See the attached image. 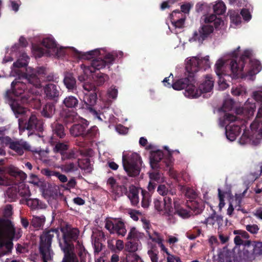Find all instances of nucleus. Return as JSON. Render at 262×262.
<instances>
[{
  "label": "nucleus",
  "mask_w": 262,
  "mask_h": 262,
  "mask_svg": "<svg viewBox=\"0 0 262 262\" xmlns=\"http://www.w3.org/2000/svg\"><path fill=\"white\" fill-rule=\"evenodd\" d=\"M239 49L240 47L238 46L230 53V56L233 59L226 61L222 59L217 61L215 64V72L220 78L222 75L230 76L233 78H238L248 60L249 61L250 67L248 71L249 75H255L260 72L261 69V64L257 60L251 59L252 51L250 50H245L237 61V55Z\"/></svg>",
  "instance_id": "f257e3e1"
},
{
  "label": "nucleus",
  "mask_w": 262,
  "mask_h": 262,
  "mask_svg": "<svg viewBox=\"0 0 262 262\" xmlns=\"http://www.w3.org/2000/svg\"><path fill=\"white\" fill-rule=\"evenodd\" d=\"M210 67L209 57L206 56L199 58L198 57H191L187 58L185 69L188 73L187 77L180 78L174 81L171 86L174 90H181L185 89V96L191 98L189 93L193 91V84L196 82V73L200 71H206Z\"/></svg>",
  "instance_id": "f03ea898"
},
{
  "label": "nucleus",
  "mask_w": 262,
  "mask_h": 262,
  "mask_svg": "<svg viewBox=\"0 0 262 262\" xmlns=\"http://www.w3.org/2000/svg\"><path fill=\"white\" fill-rule=\"evenodd\" d=\"M61 238L59 239V245L64 255L62 262H78V258L75 252L74 242H77L79 230L71 225L67 224L60 229Z\"/></svg>",
  "instance_id": "7ed1b4c3"
},
{
  "label": "nucleus",
  "mask_w": 262,
  "mask_h": 262,
  "mask_svg": "<svg viewBox=\"0 0 262 262\" xmlns=\"http://www.w3.org/2000/svg\"><path fill=\"white\" fill-rule=\"evenodd\" d=\"M22 80H14L11 84V90L14 95L21 96L23 102L27 103L34 99V94L36 93V89L41 86L40 80L35 74H25L22 77Z\"/></svg>",
  "instance_id": "20e7f679"
},
{
  "label": "nucleus",
  "mask_w": 262,
  "mask_h": 262,
  "mask_svg": "<svg viewBox=\"0 0 262 262\" xmlns=\"http://www.w3.org/2000/svg\"><path fill=\"white\" fill-rule=\"evenodd\" d=\"M115 58L112 54L107 53L105 54L103 59L100 57L96 58L90 61L88 65L83 64L85 71H89L90 73H94L92 78L97 86L102 85L109 79V76L107 74L101 72L100 70L105 68L106 66L110 68V66L114 63Z\"/></svg>",
  "instance_id": "39448f33"
},
{
  "label": "nucleus",
  "mask_w": 262,
  "mask_h": 262,
  "mask_svg": "<svg viewBox=\"0 0 262 262\" xmlns=\"http://www.w3.org/2000/svg\"><path fill=\"white\" fill-rule=\"evenodd\" d=\"M21 229L16 230L14 223L9 219L0 217V249L11 247L13 241L21 236Z\"/></svg>",
  "instance_id": "423d86ee"
},
{
  "label": "nucleus",
  "mask_w": 262,
  "mask_h": 262,
  "mask_svg": "<svg viewBox=\"0 0 262 262\" xmlns=\"http://www.w3.org/2000/svg\"><path fill=\"white\" fill-rule=\"evenodd\" d=\"M167 152L165 155L161 150L152 151L150 153L149 163L153 170L163 169L169 170L170 174L174 178L175 173H173L171 166L172 163V151L169 150L167 146H164Z\"/></svg>",
  "instance_id": "0eeeda50"
},
{
  "label": "nucleus",
  "mask_w": 262,
  "mask_h": 262,
  "mask_svg": "<svg viewBox=\"0 0 262 262\" xmlns=\"http://www.w3.org/2000/svg\"><path fill=\"white\" fill-rule=\"evenodd\" d=\"M84 92L83 103L80 108L84 109L91 113L95 117L102 121L100 114L94 108L96 105L98 98V90L94 84L85 82L82 84Z\"/></svg>",
  "instance_id": "6e6552de"
},
{
  "label": "nucleus",
  "mask_w": 262,
  "mask_h": 262,
  "mask_svg": "<svg viewBox=\"0 0 262 262\" xmlns=\"http://www.w3.org/2000/svg\"><path fill=\"white\" fill-rule=\"evenodd\" d=\"M58 228H46L40 235L39 251L43 262H48L51 258V245L55 236L59 237Z\"/></svg>",
  "instance_id": "1a4fd4ad"
},
{
  "label": "nucleus",
  "mask_w": 262,
  "mask_h": 262,
  "mask_svg": "<svg viewBox=\"0 0 262 262\" xmlns=\"http://www.w3.org/2000/svg\"><path fill=\"white\" fill-rule=\"evenodd\" d=\"M261 255L262 242L247 240L244 249L238 252L237 257L239 262H251Z\"/></svg>",
  "instance_id": "9d476101"
},
{
  "label": "nucleus",
  "mask_w": 262,
  "mask_h": 262,
  "mask_svg": "<svg viewBox=\"0 0 262 262\" xmlns=\"http://www.w3.org/2000/svg\"><path fill=\"white\" fill-rule=\"evenodd\" d=\"M122 163L124 170L129 177H134L139 174L142 165V160L139 154H133L128 159H127L123 155Z\"/></svg>",
  "instance_id": "9b49d317"
},
{
  "label": "nucleus",
  "mask_w": 262,
  "mask_h": 262,
  "mask_svg": "<svg viewBox=\"0 0 262 262\" xmlns=\"http://www.w3.org/2000/svg\"><path fill=\"white\" fill-rule=\"evenodd\" d=\"M0 141L1 144L8 147L19 156L31 150L30 145L23 140H13L9 136H2L0 137Z\"/></svg>",
  "instance_id": "f8f14e48"
},
{
  "label": "nucleus",
  "mask_w": 262,
  "mask_h": 262,
  "mask_svg": "<svg viewBox=\"0 0 262 262\" xmlns=\"http://www.w3.org/2000/svg\"><path fill=\"white\" fill-rule=\"evenodd\" d=\"M224 120L225 123H228L225 127L226 137L229 140L233 141L241 132L240 124L234 123L237 121V117L233 115L226 113L224 116Z\"/></svg>",
  "instance_id": "ddd939ff"
},
{
  "label": "nucleus",
  "mask_w": 262,
  "mask_h": 262,
  "mask_svg": "<svg viewBox=\"0 0 262 262\" xmlns=\"http://www.w3.org/2000/svg\"><path fill=\"white\" fill-rule=\"evenodd\" d=\"M213 83L212 77L209 75H206L205 79L200 82L198 88L193 84L192 93L190 92L188 95H191V98H198L203 93L210 92L213 89Z\"/></svg>",
  "instance_id": "4468645a"
},
{
  "label": "nucleus",
  "mask_w": 262,
  "mask_h": 262,
  "mask_svg": "<svg viewBox=\"0 0 262 262\" xmlns=\"http://www.w3.org/2000/svg\"><path fill=\"white\" fill-rule=\"evenodd\" d=\"M253 97L257 102L260 103V106L258 109L256 117L254 121L251 124V130H259V134L262 137V91H255L253 93Z\"/></svg>",
  "instance_id": "2eb2a0df"
},
{
  "label": "nucleus",
  "mask_w": 262,
  "mask_h": 262,
  "mask_svg": "<svg viewBox=\"0 0 262 262\" xmlns=\"http://www.w3.org/2000/svg\"><path fill=\"white\" fill-rule=\"evenodd\" d=\"M19 128L28 130H36L41 131L43 126L41 121L38 119L35 115L32 114L27 122L24 118H19L18 120Z\"/></svg>",
  "instance_id": "dca6fc26"
},
{
  "label": "nucleus",
  "mask_w": 262,
  "mask_h": 262,
  "mask_svg": "<svg viewBox=\"0 0 262 262\" xmlns=\"http://www.w3.org/2000/svg\"><path fill=\"white\" fill-rule=\"evenodd\" d=\"M105 228L111 234L116 233L124 236L127 232L124 222L121 220L114 219V221L106 219Z\"/></svg>",
  "instance_id": "f3484780"
},
{
  "label": "nucleus",
  "mask_w": 262,
  "mask_h": 262,
  "mask_svg": "<svg viewBox=\"0 0 262 262\" xmlns=\"http://www.w3.org/2000/svg\"><path fill=\"white\" fill-rule=\"evenodd\" d=\"M214 28L212 26L204 25L202 26L197 31H195L190 41H198L199 44H202L203 41L207 39L210 35L213 32Z\"/></svg>",
  "instance_id": "a211bd4d"
},
{
  "label": "nucleus",
  "mask_w": 262,
  "mask_h": 262,
  "mask_svg": "<svg viewBox=\"0 0 262 262\" xmlns=\"http://www.w3.org/2000/svg\"><path fill=\"white\" fill-rule=\"evenodd\" d=\"M23 101L17 98H9L8 103L12 111L17 118H24V117L29 112L28 108L22 104Z\"/></svg>",
  "instance_id": "6ab92c4d"
},
{
  "label": "nucleus",
  "mask_w": 262,
  "mask_h": 262,
  "mask_svg": "<svg viewBox=\"0 0 262 262\" xmlns=\"http://www.w3.org/2000/svg\"><path fill=\"white\" fill-rule=\"evenodd\" d=\"M8 173L10 176L9 179L10 185H18L24 183L27 178V174L17 167L11 166L8 169Z\"/></svg>",
  "instance_id": "aec40b11"
},
{
  "label": "nucleus",
  "mask_w": 262,
  "mask_h": 262,
  "mask_svg": "<svg viewBox=\"0 0 262 262\" xmlns=\"http://www.w3.org/2000/svg\"><path fill=\"white\" fill-rule=\"evenodd\" d=\"M44 93L48 99L57 102L60 95L59 87L53 83H48L43 88Z\"/></svg>",
  "instance_id": "412c9836"
},
{
  "label": "nucleus",
  "mask_w": 262,
  "mask_h": 262,
  "mask_svg": "<svg viewBox=\"0 0 262 262\" xmlns=\"http://www.w3.org/2000/svg\"><path fill=\"white\" fill-rule=\"evenodd\" d=\"M89 125V122L85 119H82L81 123L74 124L70 129L71 134L74 137H84L85 132Z\"/></svg>",
  "instance_id": "4be33fe9"
},
{
  "label": "nucleus",
  "mask_w": 262,
  "mask_h": 262,
  "mask_svg": "<svg viewBox=\"0 0 262 262\" xmlns=\"http://www.w3.org/2000/svg\"><path fill=\"white\" fill-rule=\"evenodd\" d=\"M53 136L60 139L63 138L66 136L64 127L62 124L57 121H54L51 124Z\"/></svg>",
  "instance_id": "5701e85b"
},
{
  "label": "nucleus",
  "mask_w": 262,
  "mask_h": 262,
  "mask_svg": "<svg viewBox=\"0 0 262 262\" xmlns=\"http://www.w3.org/2000/svg\"><path fill=\"white\" fill-rule=\"evenodd\" d=\"M63 83L69 91L74 92L75 90H76V80L73 74L67 73L63 79Z\"/></svg>",
  "instance_id": "b1692460"
},
{
  "label": "nucleus",
  "mask_w": 262,
  "mask_h": 262,
  "mask_svg": "<svg viewBox=\"0 0 262 262\" xmlns=\"http://www.w3.org/2000/svg\"><path fill=\"white\" fill-rule=\"evenodd\" d=\"M55 104L49 102L43 106L40 113L43 117L50 119L53 117L55 114Z\"/></svg>",
  "instance_id": "393cba45"
},
{
  "label": "nucleus",
  "mask_w": 262,
  "mask_h": 262,
  "mask_svg": "<svg viewBox=\"0 0 262 262\" xmlns=\"http://www.w3.org/2000/svg\"><path fill=\"white\" fill-rule=\"evenodd\" d=\"M174 209L173 214H177L180 216L186 219L190 216L189 212L182 208L177 200L173 199Z\"/></svg>",
  "instance_id": "a878e982"
},
{
  "label": "nucleus",
  "mask_w": 262,
  "mask_h": 262,
  "mask_svg": "<svg viewBox=\"0 0 262 262\" xmlns=\"http://www.w3.org/2000/svg\"><path fill=\"white\" fill-rule=\"evenodd\" d=\"M63 104L67 108L77 109L79 106V100L73 96L66 97L63 100Z\"/></svg>",
  "instance_id": "bb28decb"
},
{
  "label": "nucleus",
  "mask_w": 262,
  "mask_h": 262,
  "mask_svg": "<svg viewBox=\"0 0 262 262\" xmlns=\"http://www.w3.org/2000/svg\"><path fill=\"white\" fill-rule=\"evenodd\" d=\"M139 190L134 186L129 187V191L127 192V195L130 200L132 204L136 206L139 203Z\"/></svg>",
  "instance_id": "cd10ccee"
},
{
  "label": "nucleus",
  "mask_w": 262,
  "mask_h": 262,
  "mask_svg": "<svg viewBox=\"0 0 262 262\" xmlns=\"http://www.w3.org/2000/svg\"><path fill=\"white\" fill-rule=\"evenodd\" d=\"M46 222V217L44 215H33L31 221V226L36 229H39L43 227Z\"/></svg>",
  "instance_id": "c85d7f7f"
},
{
  "label": "nucleus",
  "mask_w": 262,
  "mask_h": 262,
  "mask_svg": "<svg viewBox=\"0 0 262 262\" xmlns=\"http://www.w3.org/2000/svg\"><path fill=\"white\" fill-rule=\"evenodd\" d=\"M76 249L80 262H86V257L88 252L83 244L79 241L76 243Z\"/></svg>",
  "instance_id": "c756f323"
},
{
  "label": "nucleus",
  "mask_w": 262,
  "mask_h": 262,
  "mask_svg": "<svg viewBox=\"0 0 262 262\" xmlns=\"http://www.w3.org/2000/svg\"><path fill=\"white\" fill-rule=\"evenodd\" d=\"M178 189L188 198L193 199L196 196L195 192L190 187L179 184L178 185Z\"/></svg>",
  "instance_id": "7c9ffc66"
},
{
  "label": "nucleus",
  "mask_w": 262,
  "mask_h": 262,
  "mask_svg": "<svg viewBox=\"0 0 262 262\" xmlns=\"http://www.w3.org/2000/svg\"><path fill=\"white\" fill-rule=\"evenodd\" d=\"M78 166L81 169L84 170L86 172L90 173L93 170L89 158H85L78 161Z\"/></svg>",
  "instance_id": "2f4dec72"
},
{
  "label": "nucleus",
  "mask_w": 262,
  "mask_h": 262,
  "mask_svg": "<svg viewBox=\"0 0 262 262\" xmlns=\"http://www.w3.org/2000/svg\"><path fill=\"white\" fill-rule=\"evenodd\" d=\"M62 115L63 120L66 124L73 123L77 119V114L74 112H63Z\"/></svg>",
  "instance_id": "473e14b6"
},
{
  "label": "nucleus",
  "mask_w": 262,
  "mask_h": 262,
  "mask_svg": "<svg viewBox=\"0 0 262 262\" xmlns=\"http://www.w3.org/2000/svg\"><path fill=\"white\" fill-rule=\"evenodd\" d=\"M18 195L24 198L27 199L31 195L29 187L25 183H20L17 185Z\"/></svg>",
  "instance_id": "72a5a7b5"
},
{
  "label": "nucleus",
  "mask_w": 262,
  "mask_h": 262,
  "mask_svg": "<svg viewBox=\"0 0 262 262\" xmlns=\"http://www.w3.org/2000/svg\"><path fill=\"white\" fill-rule=\"evenodd\" d=\"M42 45L47 49H50L55 50L57 49V45L52 37H46L43 39Z\"/></svg>",
  "instance_id": "f704fd0d"
},
{
  "label": "nucleus",
  "mask_w": 262,
  "mask_h": 262,
  "mask_svg": "<svg viewBox=\"0 0 262 262\" xmlns=\"http://www.w3.org/2000/svg\"><path fill=\"white\" fill-rule=\"evenodd\" d=\"M143 234L137 231L135 227L131 228L127 237V240L139 241L143 237Z\"/></svg>",
  "instance_id": "c9c22d12"
},
{
  "label": "nucleus",
  "mask_w": 262,
  "mask_h": 262,
  "mask_svg": "<svg viewBox=\"0 0 262 262\" xmlns=\"http://www.w3.org/2000/svg\"><path fill=\"white\" fill-rule=\"evenodd\" d=\"M6 194L11 201H14L18 199V189L16 185L13 186L8 188Z\"/></svg>",
  "instance_id": "e433bc0d"
},
{
  "label": "nucleus",
  "mask_w": 262,
  "mask_h": 262,
  "mask_svg": "<svg viewBox=\"0 0 262 262\" xmlns=\"http://www.w3.org/2000/svg\"><path fill=\"white\" fill-rule=\"evenodd\" d=\"M125 244V250L129 252H135L138 250L139 241L127 240Z\"/></svg>",
  "instance_id": "4c0bfd02"
},
{
  "label": "nucleus",
  "mask_w": 262,
  "mask_h": 262,
  "mask_svg": "<svg viewBox=\"0 0 262 262\" xmlns=\"http://www.w3.org/2000/svg\"><path fill=\"white\" fill-rule=\"evenodd\" d=\"M100 54V50L97 49L85 53L80 52L79 55L82 59L90 60L93 58L94 56L99 55Z\"/></svg>",
  "instance_id": "58836bf2"
},
{
  "label": "nucleus",
  "mask_w": 262,
  "mask_h": 262,
  "mask_svg": "<svg viewBox=\"0 0 262 262\" xmlns=\"http://www.w3.org/2000/svg\"><path fill=\"white\" fill-rule=\"evenodd\" d=\"M226 7L222 1H219L213 6L214 13L218 15H223L226 11Z\"/></svg>",
  "instance_id": "ea45409f"
},
{
  "label": "nucleus",
  "mask_w": 262,
  "mask_h": 262,
  "mask_svg": "<svg viewBox=\"0 0 262 262\" xmlns=\"http://www.w3.org/2000/svg\"><path fill=\"white\" fill-rule=\"evenodd\" d=\"M177 13L180 14L181 13L180 10H176L172 11L171 14H170L171 19L172 20L173 25L175 26L176 28H182L183 27L185 18H181L177 20H174V19L173 18V17L174 14Z\"/></svg>",
  "instance_id": "a19ab883"
},
{
  "label": "nucleus",
  "mask_w": 262,
  "mask_h": 262,
  "mask_svg": "<svg viewBox=\"0 0 262 262\" xmlns=\"http://www.w3.org/2000/svg\"><path fill=\"white\" fill-rule=\"evenodd\" d=\"M164 202L165 209L167 213L169 216L172 215H173V209H174L171 206L172 199L169 196H166L164 198Z\"/></svg>",
  "instance_id": "79ce46f5"
},
{
  "label": "nucleus",
  "mask_w": 262,
  "mask_h": 262,
  "mask_svg": "<svg viewBox=\"0 0 262 262\" xmlns=\"http://www.w3.org/2000/svg\"><path fill=\"white\" fill-rule=\"evenodd\" d=\"M69 146L65 142H56L53 148L55 152H59L62 155L66 150H68Z\"/></svg>",
  "instance_id": "37998d69"
},
{
  "label": "nucleus",
  "mask_w": 262,
  "mask_h": 262,
  "mask_svg": "<svg viewBox=\"0 0 262 262\" xmlns=\"http://www.w3.org/2000/svg\"><path fill=\"white\" fill-rule=\"evenodd\" d=\"M187 206L194 211L195 214H200L202 212L203 209L201 204L194 201H191L189 203L187 202Z\"/></svg>",
  "instance_id": "c03bdc74"
},
{
  "label": "nucleus",
  "mask_w": 262,
  "mask_h": 262,
  "mask_svg": "<svg viewBox=\"0 0 262 262\" xmlns=\"http://www.w3.org/2000/svg\"><path fill=\"white\" fill-rule=\"evenodd\" d=\"M26 204L32 209H38L41 208V202L37 199H26Z\"/></svg>",
  "instance_id": "a18cd8bd"
},
{
  "label": "nucleus",
  "mask_w": 262,
  "mask_h": 262,
  "mask_svg": "<svg viewBox=\"0 0 262 262\" xmlns=\"http://www.w3.org/2000/svg\"><path fill=\"white\" fill-rule=\"evenodd\" d=\"M142 199L141 201L142 206L144 208H147L150 203V196L149 193L145 190H142Z\"/></svg>",
  "instance_id": "49530a36"
},
{
  "label": "nucleus",
  "mask_w": 262,
  "mask_h": 262,
  "mask_svg": "<svg viewBox=\"0 0 262 262\" xmlns=\"http://www.w3.org/2000/svg\"><path fill=\"white\" fill-rule=\"evenodd\" d=\"M92 244L94 249L95 255L98 254L104 247L103 244L101 243L100 239L98 238H95L93 241Z\"/></svg>",
  "instance_id": "de8ad7c7"
},
{
  "label": "nucleus",
  "mask_w": 262,
  "mask_h": 262,
  "mask_svg": "<svg viewBox=\"0 0 262 262\" xmlns=\"http://www.w3.org/2000/svg\"><path fill=\"white\" fill-rule=\"evenodd\" d=\"M97 131L98 128L96 126H92L89 129L85 130L83 137L88 139H92L96 136Z\"/></svg>",
  "instance_id": "09e8293b"
},
{
  "label": "nucleus",
  "mask_w": 262,
  "mask_h": 262,
  "mask_svg": "<svg viewBox=\"0 0 262 262\" xmlns=\"http://www.w3.org/2000/svg\"><path fill=\"white\" fill-rule=\"evenodd\" d=\"M113 191L118 196L123 195V194H127V189L124 185H116L113 189Z\"/></svg>",
  "instance_id": "8fccbe9b"
},
{
  "label": "nucleus",
  "mask_w": 262,
  "mask_h": 262,
  "mask_svg": "<svg viewBox=\"0 0 262 262\" xmlns=\"http://www.w3.org/2000/svg\"><path fill=\"white\" fill-rule=\"evenodd\" d=\"M62 169L66 172H73L77 170L76 164L73 162L66 163L62 166Z\"/></svg>",
  "instance_id": "3c124183"
},
{
  "label": "nucleus",
  "mask_w": 262,
  "mask_h": 262,
  "mask_svg": "<svg viewBox=\"0 0 262 262\" xmlns=\"http://www.w3.org/2000/svg\"><path fill=\"white\" fill-rule=\"evenodd\" d=\"M159 169L155 170V171H153L149 173V178L150 181L153 182H158L161 177V174L159 171Z\"/></svg>",
  "instance_id": "603ef678"
},
{
  "label": "nucleus",
  "mask_w": 262,
  "mask_h": 262,
  "mask_svg": "<svg viewBox=\"0 0 262 262\" xmlns=\"http://www.w3.org/2000/svg\"><path fill=\"white\" fill-rule=\"evenodd\" d=\"M234 104V102L232 99L226 100L223 103V108L224 111H231Z\"/></svg>",
  "instance_id": "864d4df0"
},
{
  "label": "nucleus",
  "mask_w": 262,
  "mask_h": 262,
  "mask_svg": "<svg viewBox=\"0 0 262 262\" xmlns=\"http://www.w3.org/2000/svg\"><path fill=\"white\" fill-rule=\"evenodd\" d=\"M142 221L143 223V227L146 230L148 236H149V235H151L154 231L151 229V225L148 221L144 219L142 220Z\"/></svg>",
  "instance_id": "5fc2aeb1"
},
{
  "label": "nucleus",
  "mask_w": 262,
  "mask_h": 262,
  "mask_svg": "<svg viewBox=\"0 0 262 262\" xmlns=\"http://www.w3.org/2000/svg\"><path fill=\"white\" fill-rule=\"evenodd\" d=\"M149 238L152 242L157 243L158 245L163 242V239L160 237L159 234L156 231H153L152 234L149 235Z\"/></svg>",
  "instance_id": "6e6d98bb"
},
{
  "label": "nucleus",
  "mask_w": 262,
  "mask_h": 262,
  "mask_svg": "<svg viewBox=\"0 0 262 262\" xmlns=\"http://www.w3.org/2000/svg\"><path fill=\"white\" fill-rule=\"evenodd\" d=\"M201 234V229H197L192 232H189L186 233V236L191 240L194 239L198 237Z\"/></svg>",
  "instance_id": "4d7b16f0"
},
{
  "label": "nucleus",
  "mask_w": 262,
  "mask_h": 262,
  "mask_svg": "<svg viewBox=\"0 0 262 262\" xmlns=\"http://www.w3.org/2000/svg\"><path fill=\"white\" fill-rule=\"evenodd\" d=\"M12 206L11 205H7L4 211V219H8L12 215Z\"/></svg>",
  "instance_id": "13d9d810"
},
{
  "label": "nucleus",
  "mask_w": 262,
  "mask_h": 262,
  "mask_svg": "<svg viewBox=\"0 0 262 262\" xmlns=\"http://www.w3.org/2000/svg\"><path fill=\"white\" fill-rule=\"evenodd\" d=\"M246 229L252 234H256L259 230V228L257 225H247L246 226Z\"/></svg>",
  "instance_id": "bf43d9fd"
},
{
  "label": "nucleus",
  "mask_w": 262,
  "mask_h": 262,
  "mask_svg": "<svg viewBox=\"0 0 262 262\" xmlns=\"http://www.w3.org/2000/svg\"><path fill=\"white\" fill-rule=\"evenodd\" d=\"M231 20L234 22L235 24L237 25L241 23V16L238 13H236L233 11V13H231L230 15Z\"/></svg>",
  "instance_id": "052dcab7"
},
{
  "label": "nucleus",
  "mask_w": 262,
  "mask_h": 262,
  "mask_svg": "<svg viewBox=\"0 0 262 262\" xmlns=\"http://www.w3.org/2000/svg\"><path fill=\"white\" fill-rule=\"evenodd\" d=\"M120 262H143L141 258L137 254H133L131 256H129L127 260H122Z\"/></svg>",
  "instance_id": "680f3d73"
},
{
  "label": "nucleus",
  "mask_w": 262,
  "mask_h": 262,
  "mask_svg": "<svg viewBox=\"0 0 262 262\" xmlns=\"http://www.w3.org/2000/svg\"><path fill=\"white\" fill-rule=\"evenodd\" d=\"M147 253L150 258L151 262L158 261V252H156L152 250H149L148 251Z\"/></svg>",
  "instance_id": "e2e57ef3"
},
{
  "label": "nucleus",
  "mask_w": 262,
  "mask_h": 262,
  "mask_svg": "<svg viewBox=\"0 0 262 262\" xmlns=\"http://www.w3.org/2000/svg\"><path fill=\"white\" fill-rule=\"evenodd\" d=\"M29 182L38 187L40 186L42 183L38 178L35 174H32L30 176V181Z\"/></svg>",
  "instance_id": "0e129e2a"
},
{
  "label": "nucleus",
  "mask_w": 262,
  "mask_h": 262,
  "mask_svg": "<svg viewBox=\"0 0 262 262\" xmlns=\"http://www.w3.org/2000/svg\"><path fill=\"white\" fill-rule=\"evenodd\" d=\"M241 15L243 16L244 19L246 21H249L251 18L250 13L247 9H243L241 11Z\"/></svg>",
  "instance_id": "69168bd1"
},
{
  "label": "nucleus",
  "mask_w": 262,
  "mask_h": 262,
  "mask_svg": "<svg viewBox=\"0 0 262 262\" xmlns=\"http://www.w3.org/2000/svg\"><path fill=\"white\" fill-rule=\"evenodd\" d=\"M218 195L220 201L219 206L220 209H222L225 204L224 202V194L223 193H222L221 190L219 188L218 189Z\"/></svg>",
  "instance_id": "338daca9"
},
{
  "label": "nucleus",
  "mask_w": 262,
  "mask_h": 262,
  "mask_svg": "<svg viewBox=\"0 0 262 262\" xmlns=\"http://www.w3.org/2000/svg\"><path fill=\"white\" fill-rule=\"evenodd\" d=\"M76 184L77 182L76 181V180L75 179V178H73L68 181L67 184L64 186V188L66 190H70L71 188H74L76 185Z\"/></svg>",
  "instance_id": "774afa93"
}]
</instances>
